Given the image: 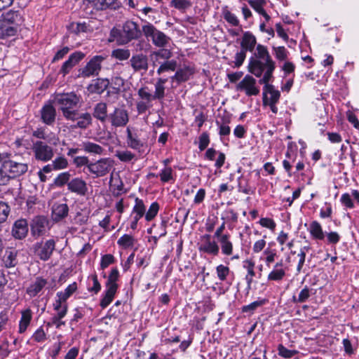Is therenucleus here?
Returning a JSON list of instances; mask_svg holds the SVG:
<instances>
[{
  "label": "nucleus",
  "instance_id": "obj_1",
  "mask_svg": "<svg viewBox=\"0 0 359 359\" xmlns=\"http://www.w3.org/2000/svg\"><path fill=\"white\" fill-rule=\"evenodd\" d=\"M249 71L257 77H260L263 73L264 77L260 79V83H264L263 103L269 104L268 93H269V55L267 48L258 44L254 55L250 58Z\"/></svg>",
  "mask_w": 359,
  "mask_h": 359
},
{
  "label": "nucleus",
  "instance_id": "obj_2",
  "mask_svg": "<svg viewBox=\"0 0 359 359\" xmlns=\"http://www.w3.org/2000/svg\"><path fill=\"white\" fill-rule=\"evenodd\" d=\"M55 104L67 120L76 121L80 97L74 93H58L54 97Z\"/></svg>",
  "mask_w": 359,
  "mask_h": 359
},
{
  "label": "nucleus",
  "instance_id": "obj_3",
  "mask_svg": "<svg viewBox=\"0 0 359 359\" xmlns=\"http://www.w3.org/2000/svg\"><path fill=\"white\" fill-rule=\"evenodd\" d=\"M27 170V163L3 158L0 155V185L6 184L11 179L22 175Z\"/></svg>",
  "mask_w": 359,
  "mask_h": 359
},
{
  "label": "nucleus",
  "instance_id": "obj_4",
  "mask_svg": "<svg viewBox=\"0 0 359 359\" xmlns=\"http://www.w3.org/2000/svg\"><path fill=\"white\" fill-rule=\"evenodd\" d=\"M141 34L138 25L132 20H127L123 25L122 29L114 28L111 31V36L120 44H126L133 39H138Z\"/></svg>",
  "mask_w": 359,
  "mask_h": 359
},
{
  "label": "nucleus",
  "instance_id": "obj_5",
  "mask_svg": "<svg viewBox=\"0 0 359 359\" xmlns=\"http://www.w3.org/2000/svg\"><path fill=\"white\" fill-rule=\"evenodd\" d=\"M119 278V272L117 268H113L108 276L106 283V290L100 300V306L102 309L107 308L113 301L117 292L118 285L117 281Z\"/></svg>",
  "mask_w": 359,
  "mask_h": 359
},
{
  "label": "nucleus",
  "instance_id": "obj_6",
  "mask_svg": "<svg viewBox=\"0 0 359 359\" xmlns=\"http://www.w3.org/2000/svg\"><path fill=\"white\" fill-rule=\"evenodd\" d=\"M127 146L139 153L144 151L147 147V140L142 138L137 128L128 126L126 130Z\"/></svg>",
  "mask_w": 359,
  "mask_h": 359
},
{
  "label": "nucleus",
  "instance_id": "obj_7",
  "mask_svg": "<svg viewBox=\"0 0 359 359\" xmlns=\"http://www.w3.org/2000/svg\"><path fill=\"white\" fill-rule=\"evenodd\" d=\"M32 149L35 159L39 161L48 162L54 156L53 147L41 140L34 142Z\"/></svg>",
  "mask_w": 359,
  "mask_h": 359
},
{
  "label": "nucleus",
  "instance_id": "obj_8",
  "mask_svg": "<svg viewBox=\"0 0 359 359\" xmlns=\"http://www.w3.org/2000/svg\"><path fill=\"white\" fill-rule=\"evenodd\" d=\"M55 248V242L53 239L45 242H37L32 246L34 255L42 261L48 260Z\"/></svg>",
  "mask_w": 359,
  "mask_h": 359
},
{
  "label": "nucleus",
  "instance_id": "obj_9",
  "mask_svg": "<svg viewBox=\"0 0 359 359\" xmlns=\"http://www.w3.org/2000/svg\"><path fill=\"white\" fill-rule=\"evenodd\" d=\"M237 91L243 92L245 95L255 96L259 93V86L257 85V81L252 76L247 74L236 87Z\"/></svg>",
  "mask_w": 359,
  "mask_h": 359
},
{
  "label": "nucleus",
  "instance_id": "obj_10",
  "mask_svg": "<svg viewBox=\"0 0 359 359\" xmlns=\"http://www.w3.org/2000/svg\"><path fill=\"white\" fill-rule=\"evenodd\" d=\"M112 166L113 161L109 158H104L90 163L88 165V172L95 177H103L109 172Z\"/></svg>",
  "mask_w": 359,
  "mask_h": 359
},
{
  "label": "nucleus",
  "instance_id": "obj_11",
  "mask_svg": "<svg viewBox=\"0 0 359 359\" xmlns=\"http://www.w3.org/2000/svg\"><path fill=\"white\" fill-rule=\"evenodd\" d=\"M104 59V57L101 55L94 56L83 68L79 70V76L83 78L97 76L101 70Z\"/></svg>",
  "mask_w": 359,
  "mask_h": 359
},
{
  "label": "nucleus",
  "instance_id": "obj_12",
  "mask_svg": "<svg viewBox=\"0 0 359 359\" xmlns=\"http://www.w3.org/2000/svg\"><path fill=\"white\" fill-rule=\"evenodd\" d=\"M198 250L201 253L217 256L219 252V246L210 234H204L198 243Z\"/></svg>",
  "mask_w": 359,
  "mask_h": 359
},
{
  "label": "nucleus",
  "instance_id": "obj_13",
  "mask_svg": "<svg viewBox=\"0 0 359 359\" xmlns=\"http://www.w3.org/2000/svg\"><path fill=\"white\" fill-rule=\"evenodd\" d=\"M109 119L112 126L123 127L128 123V113L125 109L116 107L112 113L109 114Z\"/></svg>",
  "mask_w": 359,
  "mask_h": 359
},
{
  "label": "nucleus",
  "instance_id": "obj_14",
  "mask_svg": "<svg viewBox=\"0 0 359 359\" xmlns=\"http://www.w3.org/2000/svg\"><path fill=\"white\" fill-rule=\"evenodd\" d=\"M146 206L144 205V201L139 198H135V205L131 212V222L130 228L135 230L137 227V223L139 220L143 217H145Z\"/></svg>",
  "mask_w": 359,
  "mask_h": 359
},
{
  "label": "nucleus",
  "instance_id": "obj_15",
  "mask_svg": "<svg viewBox=\"0 0 359 359\" xmlns=\"http://www.w3.org/2000/svg\"><path fill=\"white\" fill-rule=\"evenodd\" d=\"M85 54L81 51H76L72 53L69 58L62 64L59 74H62L65 76L70 72L72 68L76 66L81 60L83 59Z\"/></svg>",
  "mask_w": 359,
  "mask_h": 359
},
{
  "label": "nucleus",
  "instance_id": "obj_16",
  "mask_svg": "<svg viewBox=\"0 0 359 359\" xmlns=\"http://www.w3.org/2000/svg\"><path fill=\"white\" fill-rule=\"evenodd\" d=\"M67 189L77 196H84L88 193L86 182L81 177H74L67 183Z\"/></svg>",
  "mask_w": 359,
  "mask_h": 359
},
{
  "label": "nucleus",
  "instance_id": "obj_17",
  "mask_svg": "<svg viewBox=\"0 0 359 359\" xmlns=\"http://www.w3.org/2000/svg\"><path fill=\"white\" fill-rule=\"evenodd\" d=\"M221 248L222 254L225 256H232L231 259H239L240 255L233 254V245L231 241V236L229 233L224 234V236L217 239Z\"/></svg>",
  "mask_w": 359,
  "mask_h": 359
},
{
  "label": "nucleus",
  "instance_id": "obj_18",
  "mask_svg": "<svg viewBox=\"0 0 359 359\" xmlns=\"http://www.w3.org/2000/svg\"><path fill=\"white\" fill-rule=\"evenodd\" d=\"M1 20L8 25L13 27L16 32L23 21L22 17L18 11H9L4 13Z\"/></svg>",
  "mask_w": 359,
  "mask_h": 359
},
{
  "label": "nucleus",
  "instance_id": "obj_19",
  "mask_svg": "<svg viewBox=\"0 0 359 359\" xmlns=\"http://www.w3.org/2000/svg\"><path fill=\"white\" fill-rule=\"evenodd\" d=\"M46 279L41 276L36 277L26 289V293L31 298L37 296L47 285Z\"/></svg>",
  "mask_w": 359,
  "mask_h": 359
},
{
  "label": "nucleus",
  "instance_id": "obj_20",
  "mask_svg": "<svg viewBox=\"0 0 359 359\" xmlns=\"http://www.w3.org/2000/svg\"><path fill=\"white\" fill-rule=\"evenodd\" d=\"M40 113L43 123L48 126L54 124L56 118V110L50 103L44 104L41 109Z\"/></svg>",
  "mask_w": 359,
  "mask_h": 359
},
{
  "label": "nucleus",
  "instance_id": "obj_21",
  "mask_svg": "<svg viewBox=\"0 0 359 359\" xmlns=\"http://www.w3.org/2000/svg\"><path fill=\"white\" fill-rule=\"evenodd\" d=\"M130 62L135 72H145L148 69L147 56L142 53L133 55L130 60Z\"/></svg>",
  "mask_w": 359,
  "mask_h": 359
},
{
  "label": "nucleus",
  "instance_id": "obj_22",
  "mask_svg": "<svg viewBox=\"0 0 359 359\" xmlns=\"http://www.w3.org/2000/svg\"><path fill=\"white\" fill-rule=\"evenodd\" d=\"M93 116L102 123H106L109 119L107 104L103 102L97 103L93 108Z\"/></svg>",
  "mask_w": 359,
  "mask_h": 359
},
{
  "label": "nucleus",
  "instance_id": "obj_23",
  "mask_svg": "<svg viewBox=\"0 0 359 359\" xmlns=\"http://www.w3.org/2000/svg\"><path fill=\"white\" fill-rule=\"evenodd\" d=\"M69 207L66 203H54L52 207V218L59 222L68 215Z\"/></svg>",
  "mask_w": 359,
  "mask_h": 359
},
{
  "label": "nucleus",
  "instance_id": "obj_24",
  "mask_svg": "<svg viewBox=\"0 0 359 359\" xmlns=\"http://www.w3.org/2000/svg\"><path fill=\"white\" fill-rule=\"evenodd\" d=\"M194 74V69L190 66H184L178 69L175 75L171 77L172 81L176 80L177 83L185 82Z\"/></svg>",
  "mask_w": 359,
  "mask_h": 359
},
{
  "label": "nucleus",
  "instance_id": "obj_25",
  "mask_svg": "<svg viewBox=\"0 0 359 359\" xmlns=\"http://www.w3.org/2000/svg\"><path fill=\"white\" fill-rule=\"evenodd\" d=\"M257 44L255 35L250 32H245L242 36L241 46L245 51L253 52Z\"/></svg>",
  "mask_w": 359,
  "mask_h": 359
},
{
  "label": "nucleus",
  "instance_id": "obj_26",
  "mask_svg": "<svg viewBox=\"0 0 359 359\" xmlns=\"http://www.w3.org/2000/svg\"><path fill=\"white\" fill-rule=\"evenodd\" d=\"M28 232L27 222L25 219L17 220L12 229L13 236L18 239L25 238Z\"/></svg>",
  "mask_w": 359,
  "mask_h": 359
},
{
  "label": "nucleus",
  "instance_id": "obj_27",
  "mask_svg": "<svg viewBox=\"0 0 359 359\" xmlns=\"http://www.w3.org/2000/svg\"><path fill=\"white\" fill-rule=\"evenodd\" d=\"M33 136L38 138L46 140L48 143L53 145H57L59 138L53 133L46 134V130L43 128H39L33 132Z\"/></svg>",
  "mask_w": 359,
  "mask_h": 359
},
{
  "label": "nucleus",
  "instance_id": "obj_28",
  "mask_svg": "<svg viewBox=\"0 0 359 359\" xmlns=\"http://www.w3.org/2000/svg\"><path fill=\"white\" fill-rule=\"evenodd\" d=\"M94 6L97 10L112 9L116 10L121 7V3L118 0H95Z\"/></svg>",
  "mask_w": 359,
  "mask_h": 359
},
{
  "label": "nucleus",
  "instance_id": "obj_29",
  "mask_svg": "<svg viewBox=\"0 0 359 359\" xmlns=\"http://www.w3.org/2000/svg\"><path fill=\"white\" fill-rule=\"evenodd\" d=\"M81 147L85 152L93 155H101L104 151L100 145L90 141L83 142Z\"/></svg>",
  "mask_w": 359,
  "mask_h": 359
},
{
  "label": "nucleus",
  "instance_id": "obj_30",
  "mask_svg": "<svg viewBox=\"0 0 359 359\" xmlns=\"http://www.w3.org/2000/svg\"><path fill=\"white\" fill-rule=\"evenodd\" d=\"M32 318V313L29 309H27L21 312V318L19 322V333H24L27 330Z\"/></svg>",
  "mask_w": 359,
  "mask_h": 359
},
{
  "label": "nucleus",
  "instance_id": "obj_31",
  "mask_svg": "<svg viewBox=\"0 0 359 359\" xmlns=\"http://www.w3.org/2000/svg\"><path fill=\"white\" fill-rule=\"evenodd\" d=\"M46 221L43 217H37L33 221L32 232L34 236H40L45 232Z\"/></svg>",
  "mask_w": 359,
  "mask_h": 359
},
{
  "label": "nucleus",
  "instance_id": "obj_32",
  "mask_svg": "<svg viewBox=\"0 0 359 359\" xmlns=\"http://www.w3.org/2000/svg\"><path fill=\"white\" fill-rule=\"evenodd\" d=\"M17 254V251L13 249L6 250L3 262L6 268L14 267L18 264Z\"/></svg>",
  "mask_w": 359,
  "mask_h": 359
},
{
  "label": "nucleus",
  "instance_id": "obj_33",
  "mask_svg": "<svg viewBox=\"0 0 359 359\" xmlns=\"http://www.w3.org/2000/svg\"><path fill=\"white\" fill-rule=\"evenodd\" d=\"M76 120L77 122L75 128L86 129L92 123V116L88 112L79 114L78 111V117Z\"/></svg>",
  "mask_w": 359,
  "mask_h": 359
},
{
  "label": "nucleus",
  "instance_id": "obj_34",
  "mask_svg": "<svg viewBox=\"0 0 359 359\" xmlns=\"http://www.w3.org/2000/svg\"><path fill=\"white\" fill-rule=\"evenodd\" d=\"M167 79L159 78L156 82L155 86V92L154 95V100H162L165 97V83H166Z\"/></svg>",
  "mask_w": 359,
  "mask_h": 359
},
{
  "label": "nucleus",
  "instance_id": "obj_35",
  "mask_svg": "<svg viewBox=\"0 0 359 359\" xmlns=\"http://www.w3.org/2000/svg\"><path fill=\"white\" fill-rule=\"evenodd\" d=\"M16 33L13 27L8 25L2 20H0V39H5L13 36Z\"/></svg>",
  "mask_w": 359,
  "mask_h": 359
},
{
  "label": "nucleus",
  "instance_id": "obj_36",
  "mask_svg": "<svg viewBox=\"0 0 359 359\" xmlns=\"http://www.w3.org/2000/svg\"><path fill=\"white\" fill-rule=\"evenodd\" d=\"M109 81L108 79H97L95 81L94 83L90 86L92 92L101 94L108 87Z\"/></svg>",
  "mask_w": 359,
  "mask_h": 359
},
{
  "label": "nucleus",
  "instance_id": "obj_37",
  "mask_svg": "<svg viewBox=\"0 0 359 359\" xmlns=\"http://www.w3.org/2000/svg\"><path fill=\"white\" fill-rule=\"evenodd\" d=\"M249 4L260 15H263L266 20L269 19V16L263 8L266 4L265 0H248Z\"/></svg>",
  "mask_w": 359,
  "mask_h": 359
},
{
  "label": "nucleus",
  "instance_id": "obj_38",
  "mask_svg": "<svg viewBox=\"0 0 359 359\" xmlns=\"http://www.w3.org/2000/svg\"><path fill=\"white\" fill-rule=\"evenodd\" d=\"M142 32L147 39H151L153 42L154 39L156 38V35L157 34L158 29H157L152 24L147 22L142 26Z\"/></svg>",
  "mask_w": 359,
  "mask_h": 359
},
{
  "label": "nucleus",
  "instance_id": "obj_39",
  "mask_svg": "<svg viewBox=\"0 0 359 359\" xmlns=\"http://www.w3.org/2000/svg\"><path fill=\"white\" fill-rule=\"evenodd\" d=\"M88 290L90 292L97 294L101 290V285L98 281L97 276L92 274L88 279Z\"/></svg>",
  "mask_w": 359,
  "mask_h": 359
},
{
  "label": "nucleus",
  "instance_id": "obj_40",
  "mask_svg": "<svg viewBox=\"0 0 359 359\" xmlns=\"http://www.w3.org/2000/svg\"><path fill=\"white\" fill-rule=\"evenodd\" d=\"M309 231L311 236L316 239L322 240L324 238L322 227L316 221H313L311 223Z\"/></svg>",
  "mask_w": 359,
  "mask_h": 359
},
{
  "label": "nucleus",
  "instance_id": "obj_41",
  "mask_svg": "<svg viewBox=\"0 0 359 359\" xmlns=\"http://www.w3.org/2000/svg\"><path fill=\"white\" fill-rule=\"evenodd\" d=\"M115 156L122 162L128 163L135 160V154L129 150H117Z\"/></svg>",
  "mask_w": 359,
  "mask_h": 359
},
{
  "label": "nucleus",
  "instance_id": "obj_42",
  "mask_svg": "<svg viewBox=\"0 0 359 359\" xmlns=\"http://www.w3.org/2000/svg\"><path fill=\"white\" fill-rule=\"evenodd\" d=\"M177 64V61L175 60H167L158 68L157 74L160 75L165 72H174L176 69Z\"/></svg>",
  "mask_w": 359,
  "mask_h": 359
},
{
  "label": "nucleus",
  "instance_id": "obj_43",
  "mask_svg": "<svg viewBox=\"0 0 359 359\" xmlns=\"http://www.w3.org/2000/svg\"><path fill=\"white\" fill-rule=\"evenodd\" d=\"M135 240L133 236L129 234H124L118 238L117 241V244L120 247L124 249H127L133 247L135 244Z\"/></svg>",
  "mask_w": 359,
  "mask_h": 359
},
{
  "label": "nucleus",
  "instance_id": "obj_44",
  "mask_svg": "<svg viewBox=\"0 0 359 359\" xmlns=\"http://www.w3.org/2000/svg\"><path fill=\"white\" fill-rule=\"evenodd\" d=\"M71 174L69 172H60L53 181L54 184L57 187H62L64 185L67 184L71 180Z\"/></svg>",
  "mask_w": 359,
  "mask_h": 359
},
{
  "label": "nucleus",
  "instance_id": "obj_45",
  "mask_svg": "<svg viewBox=\"0 0 359 359\" xmlns=\"http://www.w3.org/2000/svg\"><path fill=\"white\" fill-rule=\"evenodd\" d=\"M55 170H65L68 168V160L63 156H57L51 161Z\"/></svg>",
  "mask_w": 359,
  "mask_h": 359
},
{
  "label": "nucleus",
  "instance_id": "obj_46",
  "mask_svg": "<svg viewBox=\"0 0 359 359\" xmlns=\"http://www.w3.org/2000/svg\"><path fill=\"white\" fill-rule=\"evenodd\" d=\"M77 290V284L74 282L69 285L64 291L57 292L56 294L57 297H61L62 299L67 301V299L72 295L74 292Z\"/></svg>",
  "mask_w": 359,
  "mask_h": 359
},
{
  "label": "nucleus",
  "instance_id": "obj_47",
  "mask_svg": "<svg viewBox=\"0 0 359 359\" xmlns=\"http://www.w3.org/2000/svg\"><path fill=\"white\" fill-rule=\"evenodd\" d=\"M222 16L224 19L233 27H236L239 25V20L237 16L229 11L227 8H224L222 11Z\"/></svg>",
  "mask_w": 359,
  "mask_h": 359
},
{
  "label": "nucleus",
  "instance_id": "obj_48",
  "mask_svg": "<svg viewBox=\"0 0 359 359\" xmlns=\"http://www.w3.org/2000/svg\"><path fill=\"white\" fill-rule=\"evenodd\" d=\"M170 41V38L166 36L163 32L158 30L157 34L156 35V38L154 39L153 43L157 47H164Z\"/></svg>",
  "mask_w": 359,
  "mask_h": 359
},
{
  "label": "nucleus",
  "instance_id": "obj_49",
  "mask_svg": "<svg viewBox=\"0 0 359 359\" xmlns=\"http://www.w3.org/2000/svg\"><path fill=\"white\" fill-rule=\"evenodd\" d=\"M170 6L180 11H184L191 7V3L189 0H172Z\"/></svg>",
  "mask_w": 359,
  "mask_h": 359
},
{
  "label": "nucleus",
  "instance_id": "obj_50",
  "mask_svg": "<svg viewBox=\"0 0 359 359\" xmlns=\"http://www.w3.org/2000/svg\"><path fill=\"white\" fill-rule=\"evenodd\" d=\"M162 182L165 183L174 180L173 170L171 167L163 168L158 174Z\"/></svg>",
  "mask_w": 359,
  "mask_h": 359
},
{
  "label": "nucleus",
  "instance_id": "obj_51",
  "mask_svg": "<svg viewBox=\"0 0 359 359\" xmlns=\"http://www.w3.org/2000/svg\"><path fill=\"white\" fill-rule=\"evenodd\" d=\"M285 274V270L282 264H277L272 271H271V280H281Z\"/></svg>",
  "mask_w": 359,
  "mask_h": 359
},
{
  "label": "nucleus",
  "instance_id": "obj_52",
  "mask_svg": "<svg viewBox=\"0 0 359 359\" xmlns=\"http://www.w3.org/2000/svg\"><path fill=\"white\" fill-rule=\"evenodd\" d=\"M159 211V205L157 202H154L149 206V210L145 211V219L150 222L155 218Z\"/></svg>",
  "mask_w": 359,
  "mask_h": 359
},
{
  "label": "nucleus",
  "instance_id": "obj_53",
  "mask_svg": "<svg viewBox=\"0 0 359 359\" xmlns=\"http://www.w3.org/2000/svg\"><path fill=\"white\" fill-rule=\"evenodd\" d=\"M254 266L255 263L250 259H247L243 262V267L248 271L245 279L248 285L250 284L252 280V278L255 276Z\"/></svg>",
  "mask_w": 359,
  "mask_h": 359
},
{
  "label": "nucleus",
  "instance_id": "obj_54",
  "mask_svg": "<svg viewBox=\"0 0 359 359\" xmlns=\"http://www.w3.org/2000/svg\"><path fill=\"white\" fill-rule=\"evenodd\" d=\"M137 95L142 100L151 102L154 100V95L151 93L148 87L140 88L137 91Z\"/></svg>",
  "mask_w": 359,
  "mask_h": 359
},
{
  "label": "nucleus",
  "instance_id": "obj_55",
  "mask_svg": "<svg viewBox=\"0 0 359 359\" xmlns=\"http://www.w3.org/2000/svg\"><path fill=\"white\" fill-rule=\"evenodd\" d=\"M71 29L73 32L78 34L81 32H87L90 30V25L86 22H76L71 25Z\"/></svg>",
  "mask_w": 359,
  "mask_h": 359
},
{
  "label": "nucleus",
  "instance_id": "obj_56",
  "mask_svg": "<svg viewBox=\"0 0 359 359\" xmlns=\"http://www.w3.org/2000/svg\"><path fill=\"white\" fill-rule=\"evenodd\" d=\"M111 55L119 60H126L130 57V52L128 49L118 48L112 51Z\"/></svg>",
  "mask_w": 359,
  "mask_h": 359
},
{
  "label": "nucleus",
  "instance_id": "obj_57",
  "mask_svg": "<svg viewBox=\"0 0 359 359\" xmlns=\"http://www.w3.org/2000/svg\"><path fill=\"white\" fill-rule=\"evenodd\" d=\"M216 272H217L218 278L220 280L224 281L226 279V277L229 276L230 269L226 266H224L223 264H219L216 268Z\"/></svg>",
  "mask_w": 359,
  "mask_h": 359
},
{
  "label": "nucleus",
  "instance_id": "obj_58",
  "mask_svg": "<svg viewBox=\"0 0 359 359\" xmlns=\"http://www.w3.org/2000/svg\"><path fill=\"white\" fill-rule=\"evenodd\" d=\"M115 262L114 257L111 254H106L101 257L100 268L104 270Z\"/></svg>",
  "mask_w": 359,
  "mask_h": 359
},
{
  "label": "nucleus",
  "instance_id": "obj_59",
  "mask_svg": "<svg viewBox=\"0 0 359 359\" xmlns=\"http://www.w3.org/2000/svg\"><path fill=\"white\" fill-rule=\"evenodd\" d=\"M32 339L36 342H43L46 339V334L42 327H39L32 334Z\"/></svg>",
  "mask_w": 359,
  "mask_h": 359
},
{
  "label": "nucleus",
  "instance_id": "obj_60",
  "mask_svg": "<svg viewBox=\"0 0 359 359\" xmlns=\"http://www.w3.org/2000/svg\"><path fill=\"white\" fill-rule=\"evenodd\" d=\"M9 212V206L6 203L0 201V223H2L6 220Z\"/></svg>",
  "mask_w": 359,
  "mask_h": 359
},
{
  "label": "nucleus",
  "instance_id": "obj_61",
  "mask_svg": "<svg viewBox=\"0 0 359 359\" xmlns=\"http://www.w3.org/2000/svg\"><path fill=\"white\" fill-rule=\"evenodd\" d=\"M210 143V137L208 133L204 132L199 136L198 149L203 151L207 148Z\"/></svg>",
  "mask_w": 359,
  "mask_h": 359
},
{
  "label": "nucleus",
  "instance_id": "obj_62",
  "mask_svg": "<svg viewBox=\"0 0 359 359\" xmlns=\"http://www.w3.org/2000/svg\"><path fill=\"white\" fill-rule=\"evenodd\" d=\"M276 57L280 60H286L287 57V51L284 46L273 47Z\"/></svg>",
  "mask_w": 359,
  "mask_h": 359
},
{
  "label": "nucleus",
  "instance_id": "obj_63",
  "mask_svg": "<svg viewBox=\"0 0 359 359\" xmlns=\"http://www.w3.org/2000/svg\"><path fill=\"white\" fill-rule=\"evenodd\" d=\"M73 163L76 165V168H80L81 166L86 165L87 169L88 170V165H90L89 159L87 156H76L73 159Z\"/></svg>",
  "mask_w": 359,
  "mask_h": 359
},
{
  "label": "nucleus",
  "instance_id": "obj_64",
  "mask_svg": "<svg viewBox=\"0 0 359 359\" xmlns=\"http://www.w3.org/2000/svg\"><path fill=\"white\" fill-rule=\"evenodd\" d=\"M298 353L297 351L295 350H289L286 348H285L283 345L278 346V353L280 355L289 358H292L294 355H296Z\"/></svg>",
  "mask_w": 359,
  "mask_h": 359
}]
</instances>
